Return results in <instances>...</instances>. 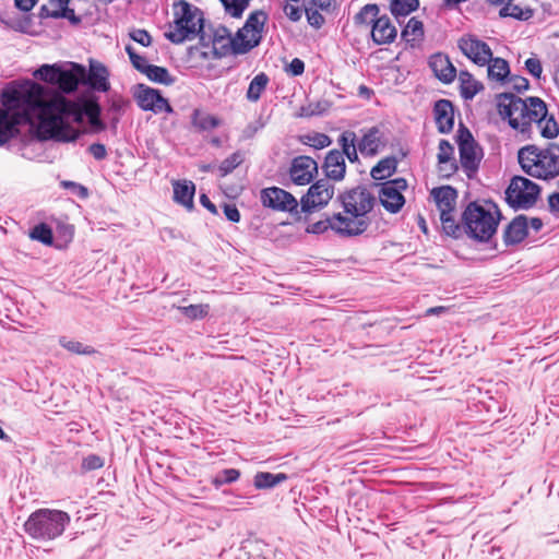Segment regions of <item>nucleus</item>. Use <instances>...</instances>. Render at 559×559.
<instances>
[{
	"label": "nucleus",
	"mask_w": 559,
	"mask_h": 559,
	"mask_svg": "<svg viewBox=\"0 0 559 559\" xmlns=\"http://www.w3.org/2000/svg\"><path fill=\"white\" fill-rule=\"evenodd\" d=\"M337 199L345 212H354L364 217H367V214L371 212L376 201L373 194L364 186L346 190Z\"/></svg>",
	"instance_id": "nucleus-12"
},
{
	"label": "nucleus",
	"mask_w": 559,
	"mask_h": 559,
	"mask_svg": "<svg viewBox=\"0 0 559 559\" xmlns=\"http://www.w3.org/2000/svg\"><path fill=\"white\" fill-rule=\"evenodd\" d=\"M499 16L512 17L518 21H528L534 16V10L524 0H508L500 9Z\"/></svg>",
	"instance_id": "nucleus-25"
},
{
	"label": "nucleus",
	"mask_w": 559,
	"mask_h": 559,
	"mask_svg": "<svg viewBox=\"0 0 559 559\" xmlns=\"http://www.w3.org/2000/svg\"><path fill=\"white\" fill-rule=\"evenodd\" d=\"M457 46L462 53L479 67L486 66L491 59L492 51L490 47L474 35H464Z\"/></svg>",
	"instance_id": "nucleus-17"
},
{
	"label": "nucleus",
	"mask_w": 559,
	"mask_h": 559,
	"mask_svg": "<svg viewBox=\"0 0 559 559\" xmlns=\"http://www.w3.org/2000/svg\"><path fill=\"white\" fill-rule=\"evenodd\" d=\"M539 194L540 187L536 182L522 176H515L506 190V201L515 210H527L535 205Z\"/></svg>",
	"instance_id": "nucleus-9"
},
{
	"label": "nucleus",
	"mask_w": 559,
	"mask_h": 559,
	"mask_svg": "<svg viewBox=\"0 0 559 559\" xmlns=\"http://www.w3.org/2000/svg\"><path fill=\"white\" fill-rule=\"evenodd\" d=\"M486 66H488V76L491 80L504 82L510 74L509 63L502 58H493L491 56Z\"/></svg>",
	"instance_id": "nucleus-33"
},
{
	"label": "nucleus",
	"mask_w": 559,
	"mask_h": 559,
	"mask_svg": "<svg viewBox=\"0 0 559 559\" xmlns=\"http://www.w3.org/2000/svg\"><path fill=\"white\" fill-rule=\"evenodd\" d=\"M240 476V472L236 468H226L218 473L214 479L215 486H222L236 481Z\"/></svg>",
	"instance_id": "nucleus-47"
},
{
	"label": "nucleus",
	"mask_w": 559,
	"mask_h": 559,
	"mask_svg": "<svg viewBox=\"0 0 559 559\" xmlns=\"http://www.w3.org/2000/svg\"><path fill=\"white\" fill-rule=\"evenodd\" d=\"M59 344L67 350L78 355H93L96 353L94 347L84 345L78 341L69 340L67 336H61L59 338Z\"/></svg>",
	"instance_id": "nucleus-41"
},
{
	"label": "nucleus",
	"mask_w": 559,
	"mask_h": 559,
	"mask_svg": "<svg viewBox=\"0 0 559 559\" xmlns=\"http://www.w3.org/2000/svg\"><path fill=\"white\" fill-rule=\"evenodd\" d=\"M318 173L316 160L309 156H297L293 159L289 176L294 183L305 186L312 181Z\"/></svg>",
	"instance_id": "nucleus-18"
},
{
	"label": "nucleus",
	"mask_w": 559,
	"mask_h": 559,
	"mask_svg": "<svg viewBox=\"0 0 559 559\" xmlns=\"http://www.w3.org/2000/svg\"><path fill=\"white\" fill-rule=\"evenodd\" d=\"M433 115L440 133H449L454 126V108L450 100L439 99L435 103Z\"/></svg>",
	"instance_id": "nucleus-20"
},
{
	"label": "nucleus",
	"mask_w": 559,
	"mask_h": 559,
	"mask_svg": "<svg viewBox=\"0 0 559 559\" xmlns=\"http://www.w3.org/2000/svg\"><path fill=\"white\" fill-rule=\"evenodd\" d=\"M497 107L500 117L527 138H531L533 123L545 139H554L559 133L557 121L552 116L548 117L546 103L539 97L522 99L512 93H501L497 95Z\"/></svg>",
	"instance_id": "nucleus-2"
},
{
	"label": "nucleus",
	"mask_w": 559,
	"mask_h": 559,
	"mask_svg": "<svg viewBox=\"0 0 559 559\" xmlns=\"http://www.w3.org/2000/svg\"><path fill=\"white\" fill-rule=\"evenodd\" d=\"M227 14L233 17H240L248 8L251 0H219Z\"/></svg>",
	"instance_id": "nucleus-44"
},
{
	"label": "nucleus",
	"mask_w": 559,
	"mask_h": 559,
	"mask_svg": "<svg viewBox=\"0 0 559 559\" xmlns=\"http://www.w3.org/2000/svg\"><path fill=\"white\" fill-rule=\"evenodd\" d=\"M74 71L63 70L60 71V78H58L57 86L64 93L74 92L82 78L85 75V69L82 66L73 64Z\"/></svg>",
	"instance_id": "nucleus-27"
},
{
	"label": "nucleus",
	"mask_w": 559,
	"mask_h": 559,
	"mask_svg": "<svg viewBox=\"0 0 559 559\" xmlns=\"http://www.w3.org/2000/svg\"><path fill=\"white\" fill-rule=\"evenodd\" d=\"M85 115L87 116L90 123L97 129H104V124L100 121V107L96 103H91L85 107Z\"/></svg>",
	"instance_id": "nucleus-48"
},
{
	"label": "nucleus",
	"mask_w": 559,
	"mask_h": 559,
	"mask_svg": "<svg viewBox=\"0 0 559 559\" xmlns=\"http://www.w3.org/2000/svg\"><path fill=\"white\" fill-rule=\"evenodd\" d=\"M29 237L34 240H37V241L44 243V245H51L53 241L52 230L45 223H40V224L36 225L31 230Z\"/></svg>",
	"instance_id": "nucleus-42"
},
{
	"label": "nucleus",
	"mask_w": 559,
	"mask_h": 559,
	"mask_svg": "<svg viewBox=\"0 0 559 559\" xmlns=\"http://www.w3.org/2000/svg\"><path fill=\"white\" fill-rule=\"evenodd\" d=\"M305 12L307 15V21L312 27L318 29L324 24L325 20L323 15L318 11V9L309 7L305 8Z\"/></svg>",
	"instance_id": "nucleus-54"
},
{
	"label": "nucleus",
	"mask_w": 559,
	"mask_h": 559,
	"mask_svg": "<svg viewBox=\"0 0 559 559\" xmlns=\"http://www.w3.org/2000/svg\"><path fill=\"white\" fill-rule=\"evenodd\" d=\"M104 466V460L97 454H90L82 460L81 468L91 472Z\"/></svg>",
	"instance_id": "nucleus-51"
},
{
	"label": "nucleus",
	"mask_w": 559,
	"mask_h": 559,
	"mask_svg": "<svg viewBox=\"0 0 559 559\" xmlns=\"http://www.w3.org/2000/svg\"><path fill=\"white\" fill-rule=\"evenodd\" d=\"M500 218V211L495 203L471 202L462 213L461 234L487 242L495 235Z\"/></svg>",
	"instance_id": "nucleus-5"
},
{
	"label": "nucleus",
	"mask_w": 559,
	"mask_h": 559,
	"mask_svg": "<svg viewBox=\"0 0 559 559\" xmlns=\"http://www.w3.org/2000/svg\"><path fill=\"white\" fill-rule=\"evenodd\" d=\"M287 475L284 473L259 472L254 475L253 484L258 489H270L287 480Z\"/></svg>",
	"instance_id": "nucleus-29"
},
{
	"label": "nucleus",
	"mask_w": 559,
	"mask_h": 559,
	"mask_svg": "<svg viewBox=\"0 0 559 559\" xmlns=\"http://www.w3.org/2000/svg\"><path fill=\"white\" fill-rule=\"evenodd\" d=\"M518 160L526 175L540 180H552L559 176V144L549 143L546 147L526 145L519 150Z\"/></svg>",
	"instance_id": "nucleus-4"
},
{
	"label": "nucleus",
	"mask_w": 559,
	"mask_h": 559,
	"mask_svg": "<svg viewBox=\"0 0 559 559\" xmlns=\"http://www.w3.org/2000/svg\"><path fill=\"white\" fill-rule=\"evenodd\" d=\"M397 160L395 157H385L378 162L371 169V177L374 180H383L390 177L396 169Z\"/></svg>",
	"instance_id": "nucleus-36"
},
{
	"label": "nucleus",
	"mask_w": 559,
	"mask_h": 559,
	"mask_svg": "<svg viewBox=\"0 0 559 559\" xmlns=\"http://www.w3.org/2000/svg\"><path fill=\"white\" fill-rule=\"evenodd\" d=\"M323 169L328 177L326 179L329 180L333 179L335 181H340L344 179L346 173V164L343 153L338 150L330 151L325 156Z\"/></svg>",
	"instance_id": "nucleus-23"
},
{
	"label": "nucleus",
	"mask_w": 559,
	"mask_h": 559,
	"mask_svg": "<svg viewBox=\"0 0 559 559\" xmlns=\"http://www.w3.org/2000/svg\"><path fill=\"white\" fill-rule=\"evenodd\" d=\"M307 139L308 144L317 150L328 147L332 143L331 138L324 133H314L308 135Z\"/></svg>",
	"instance_id": "nucleus-52"
},
{
	"label": "nucleus",
	"mask_w": 559,
	"mask_h": 559,
	"mask_svg": "<svg viewBox=\"0 0 559 559\" xmlns=\"http://www.w3.org/2000/svg\"><path fill=\"white\" fill-rule=\"evenodd\" d=\"M429 67L435 75L443 83L449 84L456 76V69L444 53L438 52L429 58Z\"/></svg>",
	"instance_id": "nucleus-21"
},
{
	"label": "nucleus",
	"mask_w": 559,
	"mask_h": 559,
	"mask_svg": "<svg viewBox=\"0 0 559 559\" xmlns=\"http://www.w3.org/2000/svg\"><path fill=\"white\" fill-rule=\"evenodd\" d=\"M266 21L267 14L262 10H255L249 14L245 25L234 36L226 26H217L213 31L214 49H221L224 55L229 51L235 55L249 52L260 45Z\"/></svg>",
	"instance_id": "nucleus-3"
},
{
	"label": "nucleus",
	"mask_w": 559,
	"mask_h": 559,
	"mask_svg": "<svg viewBox=\"0 0 559 559\" xmlns=\"http://www.w3.org/2000/svg\"><path fill=\"white\" fill-rule=\"evenodd\" d=\"M419 7V0H390V12L400 21L416 11Z\"/></svg>",
	"instance_id": "nucleus-35"
},
{
	"label": "nucleus",
	"mask_w": 559,
	"mask_h": 559,
	"mask_svg": "<svg viewBox=\"0 0 559 559\" xmlns=\"http://www.w3.org/2000/svg\"><path fill=\"white\" fill-rule=\"evenodd\" d=\"M224 214L226 218L233 223L240 221V212L235 204H224Z\"/></svg>",
	"instance_id": "nucleus-60"
},
{
	"label": "nucleus",
	"mask_w": 559,
	"mask_h": 559,
	"mask_svg": "<svg viewBox=\"0 0 559 559\" xmlns=\"http://www.w3.org/2000/svg\"><path fill=\"white\" fill-rule=\"evenodd\" d=\"M380 8L376 3H368L364 5L359 12L354 16V22L358 26H373L374 21L378 20Z\"/></svg>",
	"instance_id": "nucleus-34"
},
{
	"label": "nucleus",
	"mask_w": 559,
	"mask_h": 559,
	"mask_svg": "<svg viewBox=\"0 0 559 559\" xmlns=\"http://www.w3.org/2000/svg\"><path fill=\"white\" fill-rule=\"evenodd\" d=\"M88 152L93 155V157L97 160H103L107 156V150L104 144L94 143L90 145Z\"/></svg>",
	"instance_id": "nucleus-61"
},
{
	"label": "nucleus",
	"mask_w": 559,
	"mask_h": 559,
	"mask_svg": "<svg viewBox=\"0 0 559 559\" xmlns=\"http://www.w3.org/2000/svg\"><path fill=\"white\" fill-rule=\"evenodd\" d=\"M407 181L404 178H395L382 183L379 199L382 206L390 213H397L405 204L402 192L406 190Z\"/></svg>",
	"instance_id": "nucleus-14"
},
{
	"label": "nucleus",
	"mask_w": 559,
	"mask_h": 559,
	"mask_svg": "<svg viewBox=\"0 0 559 559\" xmlns=\"http://www.w3.org/2000/svg\"><path fill=\"white\" fill-rule=\"evenodd\" d=\"M194 192L195 186L192 181L183 180L174 182V201L188 210L193 209Z\"/></svg>",
	"instance_id": "nucleus-28"
},
{
	"label": "nucleus",
	"mask_w": 559,
	"mask_h": 559,
	"mask_svg": "<svg viewBox=\"0 0 559 559\" xmlns=\"http://www.w3.org/2000/svg\"><path fill=\"white\" fill-rule=\"evenodd\" d=\"M431 194L440 211V221L444 233L454 238L461 236V225L456 223L453 212L456 204L457 192L450 186L435 188Z\"/></svg>",
	"instance_id": "nucleus-8"
},
{
	"label": "nucleus",
	"mask_w": 559,
	"mask_h": 559,
	"mask_svg": "<svg viewBox=\"0 0 559 559\" xmlns=\"http://www.w3.org/2000/svg\"><path fill=\"white\" fill-rule=\"evenodd\" d=\"M174 21L169 23L165 37L173 44H182L194 39L204 28V16L201 9L186 0L173 5Z\"/></svg>",
	"instance_id": "nucleus-6"
},
{
	"label": "nucleus",
	"mask_w": 559,
	"mask_h": 559,
	"mask_svg": "<svg viewBox=\"0 0 559 559\" xmlns=\"http://www.w3.org/2000/svg\"><path fill=\"white\" fill-rule=\"evenodd\" d=\"M525 69L536 79H539L543 72V67L538 58H528L525 61Z\"/></svg>",
	"instance_id": "nucleus-57"
},
{
	"label": "nucleus",
	"mask_w": 559,
	"mask_h": 559,
	"mask_svg": "<svg viewBox=\"0 0 559 559\" xmlns=\"http://www.w3.org/2000/svg\"><path fill=\"white\" fill-rule=\"evenodd\" d=\"M509 82L512 84V88L519 93L526 91L530 86L528 80L520 75L510 76Z\"/></svg>",
	"instance_id": "nucleus-59"
},
{
	"label": "nucleus",
	"mask_w": 559,
	"mask_h": 559,
	"mask_svg": "<svg viewBox=\"0 0 559 559\" xmlns=\"http://www.w3.org/2000/svg\"><path fill=\"white\" fill-rule=\"evenodd\" d=\"M305 71V63L301 59L299 58H294L289 66H288V72L292 74V75H301Z\"/></svg>",
	"instance_id": "nucleus-64"
},
{
	"label": "nucleus",
	"mask_w": 559,
	"mask_h": 559,
	"mask_svg": "<svg viewBox=\"0 0 559 559\" xmlns=\"http://www.w3.org/2000/svg\"><path fill=\"white\" fill-rule=\"evenodd\" d=\"M61 67L58 64H43L34 72V76L49 84L56 85L60 78Z\"/></svg>",
	"instance_id": "nucleus-40"
},
{
	"label": "nucleus",
	"mask_w": 559,
	"mask_h": 559,
	"mask_svg": "<svg viewBox=\"0 0 559 559\" xmlns=\"http://www.w3.org/2000/svg\"><path fill=\"white\" fill-rule=\"evenodd\" d=\"M130 37L144 47L152 44V37L145 29H134L130 33Z\"/></svg>",
	"instance_id": "nucleus-58"
},
{
	"label": "nucleus",
	"mask_w": 559,
	"mask_h": 559,
	"mask_svg": "<svg viewBox=\"0 0 559 559\" xmlns=\"http://www.w3.org/2000/svg\"><path fill=\"white\" fill-rule=\"evenodd\" d=\"M134 98L142 110L153 111L154 114L173 112V107L162 96L160 92L144 84L138 85Z\"/></svg>",
	"instance_id": "nucleus-16"
},
{
	"label": "nucleus",
	"mask_w": 559,
	"mask_h": 559,
	"mask_svg": "<svg viewBox=\"0 0 559 559\" xmlns=\"http://www.w3.org/2000/svg\"><path fill=\"white\" fill-rule=\"evenodd\" d=\"M457 169H459V166H457L455 159H452L450 162H444V163H438V171H439L440 176L443 178L451 177L453 174L456 173Z\"/></svg>",
	"instance_id": "nucleus-56"
},
{
	"label": "nucleus",
	"mask_w": 559,
	"mask_h": 559,
	"mask_svg": "<svg viewBox=\"0 0 559 559\" xmlns=\"http://www.w3.org/2000/svg\"><path fill=\"white\" fill-rule=\"evenodd\" d=\"M330 229L334 231V224L332 222V215H326L325 218L320 219L316 223L309 224L306 227V231L308 234H314V235L324 234L325 231H328Z\"/></svg>",
	"instance_id": "nucleus-46"
},
{
	"label": "nucleus",
	"mask_w": 559,
	"mask_h": 559,
	"mask_svg": "<svg viewBox=\"0 0 559 559\" xmlns=\"http://www.w3.org/2000/svg\"><path fill=\"white\" fill-rule=\"evenodd\" d=\"M40 15L53 19H67L72 25L81 23V16L76 15L74 10L69 8V4L53 11H49L45 5L40 9Z\"/></svg>",
	"instance_id": "nucleus-39"
},
{
	"label": "nucleus",
	"mask_w": 559,
	"mask_h": 559,
	"mask_svg": "<svg viewBox=\"0 0 559 559\" xmlns=\"http://www.w3.org/2000/svg\"><path fill=\"white\" fill-rule=\"evenodd\" d=\"M457 144L461 166L466 176L473 178L479 168L483 153L469 130L463 124L457 130Z\"/></svg>",
	"instance_id": "nucleus-10"
},
{
	"label": "nucleus",
	"mask_w": 559,
	"mask_h": 559,
	"mask_svg": "<svg viewBox=\"0 0 559 559\" xmlns=\"http://www.w3.org/2000/svg\"><path fill=\"white\" fill-rule=\"evenodd\" d=\"M261 202L265 207L276 211L290 214L298 213L299 203L297 199L290 192L278 187L263 189L261 191Z\"/></svg>",
	"instance_id": "nucleus-15"
},
{
	"label": "nucleus",
	"mask_w": 559,
	"mask_h": 559,
	"mask_svg": "<svg viewBox=\"0 0 559 559\" xmlns=\"http://www.w3.org/2000/svg\"><path fill=\"white\" fill-rule=\"evenodd\" d=\"M397 29L388 15H381L371 28V38L377 45H386L395 40Z\"/></svg>",
	"instance_id": "nucleus-22"
},
{
	"label": "nucleus",
	"mask_w": 559,
	"mask_h": 559,
	"mask_svg": "<svg viewBox=\"0 0 559 559\" xmlns=\"http://www.w3.org/2000/svg\"><path fill=\"white\" fill-rule=\"evenodd\" d=\"M338 145L341 146L342 151H348V148H352L354 146H357V136L354 131L346 130L338 136Z\"/></svg>",
	"instance_id": "nucleus-53"
},
{
	"label": "nucleus",
	"mask_w": 559,
	"mask_h": 559,
	"mask_svg": "<svg viewBox=\"0 0 559 559\" xmlns=\"http://www.w3.org/2000/svg\"><path fill=\"white\" fill-rule=\"evenodd\" d=\"M334 233L341 237H355L364 234L369 227V218L354 212L332 214Z\"/></svg>",
	"instance_id": "nucleus-13"
},
{
	"label": "nucleus",
	"mask_w": 559,
	"mask_h": 559,
	"mask_svg": "<svg viewBox=\"0 0 559 559\" xmlns=\"http://www.w3.org/2000/svg\"><path fill=\"white\" fill-rule=\"evenodd\" d=\"M284 12H285L286 16L293 22L299 21L302 16V10L293 4H286L284 7Z\"/></svg>",
	"instance_id": "nucleus-63"
},
{
	"label": "nucleus",
	"mask_w": 559,
	"mask_h": 559,
	"mask_svg": "<svg viewBox=\"0 0 559 559\" xmlns=\"http://www.w3.org/2000/svg\"><path fill=\"white\" fill-rule=\"evenodd\" d=\"M176 307V304H171V308L169 310H173ZM177 309L183 310V311H191V314H207L210 311L209 305H179L177 306Z\"/></svg>",
	"instance_id": "nucleus-55"
},
{
	"label": "nucleus",
	"mask_w": 559,
	"mask_h": 559,
	"mask_svg": "<svg viewBox=\"0 0 559 559\" xmlns=\"http://www.w3.org/2000/svg\"><path fill=\"white\" fill-rule=\"evenodd\" d=\"M191 123L199 131H209L217 128L221 120L215 116L203 112L200 109H194L191 115Z\"/></svg>",
	"instance_id": "nucleus-30"
},
{
	"label": "nucleus",
	"mask_w": 559,
	"mask_h": 559,
	"mask_svg": "<svg viewBox=\"0 0 559 559\" xmlns=\"http://www.w3.org/2000/svg\"><path fill=\"white\" fill-rule=\"evenodd\" d=\"M126 51L130 58V61L132 63V66L138 70L140 71L141 73L144 74V72L146 71V67H150L147 60L145 57H142V56H139L134 48L130 45L126 46Z\"/></svg>",
	"instance_id": "nucleus-49"
},
{
	"label": "nucleus",
	"mask_w": 559,
	"mask_h": 559,
	"mask_svg": "<svg viewBox=\"0 0 559 559\" xmlns=\"http://www.w3.org/2000/svg\"><path fill=\"white\" fill-rule=\"evenodd\" d=\"M62 186L64 188L71 189L80 198H86L88 195L87 188L74 181H63Z\"/></svg>",
	"instance_id": "nucleus-62"
},
{
	"label": "nucleus",
	"mask_w": 559,
	"mask_h": 559,
	"mask_svg": "<svg viewBox=\"0 0 559 559\" xmlns=\"http://www.w3.org/2000/svg\"><path fill=\"white\" fill-rule=\"evenodd\" d=\"M145 70L146 71L144 74L152 82L164 84L166 86L173 85L175 83V78L164 67L150 64V67H146Z\"/></svg>",
	"instance_id": "nucleus-37"
},
{
	"label": "nucleus",
	"mask_w": 559,
	"mask_h": 559,
	"mask_svg": "<svg viewBox=\"0 0 559 559\" xmlns=\"http://www.w3.org/2000/svg\"><path fill=\"white\" fill-rule=\"evenodd\" d=\"M331 104L328 100H320L317 103H310L307 106L300 108L301 117H313L321 116L330 109Z\"/></svg>",
	"instance_id": "nucleus-45"
},
{
	"label": "nucleus",
	"mask_w": 559,
	"mask_h": 559,
	"mask_svg": "<svg viewBox=\"0 0 559 559\" xmlns=\"http://www.w3.org/2000/svg\"><path fill=\"white\" fill-rule=\"evenodd\" d=\"M401 36L406 43L414 46L415 43L421 40L424 37L423 22L416 17H411L406 26L403 28Z\"/></svg>",
	"instance_id": "nucleus-31"
},
{
	"label": "nucleus",
	"mask_w": 559,
	"mask_h": 559,
	"mask_svg": "<svg viewBox=\"0 0 559 559\" xmlns=\"http://www.w3.org/2000/svg\"><path fill=\"white\" fill-rule=\"evenodd\" d=\"M70 523V515L60 510L39 509L24 524L25 532L38 540H51L60 536Z\"/></svg>",
	"instance_id": "nucleus-7"
},
{
	"label": "nucleus",
	"mask_w": 559,
	"mask_h": 559,
	"mask_svg": "<svg viewBox=\"0 0 559 559\" xmlns=\"http://www.w3.org/2000/svg\"><path fill=\"white\" fill-rule=\"evenodd\" d=\"M269 82L270 79L264 72L257 74L249 83L246 94L247 99L251 103H257L265 91Z\"/></svg>",
	"instance_id": "nucleus-32"
},
{
	"label": "nucleus",
	"mask_w": 559,
	"mask_h": 559,
	"mask_svg": "<svg viewBox=\"0 0 559 559\" xmlns=\"http://www.w3.org/2000/svg\"><path fill=\"white\" fill-rule=\"evenodd\" d=\"M528 218L525 215L514 217L503 231V240L507 246L516 245L527 236Z\"/></svg>",
	"instance_id": "nucleus-24"
},
{
	"label": "nucleus",
	"mask_w": 559,
	"mask_h": 559,
	"mask_svg": "<svg viewBox=\"0 0 559 559\" xmlns=\"http://www.w3.org/2000/svg\"><path fill=\"white\" fill-rule=\"evenodd\" d=\"M108 70L99 62H92L87 75V84L95 91L107 92L110 88Z\"/></svg>",
	"instance_id": "nucleus-26"
},
{
	"label": "nucleus",
	"mask_w": 559,
	"mask_h": 559,
	"mask_svg": "<svg viewBox=\"0 0 559 559\" xmlns=\"http://www.w3.org/2000/svg\"><path fill=\"white\" fill-rule=\"evenodd\" d=\"M243 162L242 154L238 151L225 158L218 166L221 177H225L234 171Z\"/></svg>",
	"instance_id": "nucleus-43"
},
{
	"label": "nucleus",
	"mask_w": 559,
	"mask_h": 559,
	"mask_svg": "<svg viewBox=\"0 0 559 559\" xmlns=\"http://www.w3.org/2000/svg\"><path fill=\"white\" fill-rule=\"evenodd\" d=\"M461 81V96L464 99H472L481 88L483 85L473 79L468 72L460 73Z\"/></svg>",
	"instance_id": "nucleus-38"
},
{
	"label": "nucleus",
	"mask_w": 559,
	"mask_h": 559,
	"mask_svg": "<svg viewBox=\"0 0 559 559\" xmlns=\"http://www.w3.org/2000/svg\"><path fill=\"white\" fill-rule=\"evenodd\" d=\"M385 144L386 141L382 130L374 126L364 132L361 139L358 141V150L364 156H374Z\"/></svg>",
	"instance_id": "nucleus-19"
},
{
	"label": "nucleus",
	"mask_w": 559,
	"mask_h": 559,
	"mask_svg": "<svg viewBox=\"0 0 559 559\" xmlns=\"http://www.w3.org/2000/svg\"><path fill=\"white\" fill-rule=\"evenodd\" d=\"M334 194V186L329 179H319L312 183L300 199V212L312 213L329 204Z\"/></svg>",
	"instance_id": "nucleus-11"
},
{
	"label": "nucleus",
	"mask_w": 559,
	"mask_h": 559,
	"mask_svg": "<svg viewBox=\"0 0 559 559\" xmlns=\"http://www.w3.org/2000/svg\"><path fill=\"white\" fill-rule=\"evenodd\" d=\"M0 146L19 134V126L28 124L40 140L73 142L80 132L72 122L80 121L75 104L63 96L48 97L46 88L25 81L0 97Z\"/></svg>",
	"instance_id": "nucleus-1"
},
{
	"label": "nucleus",
	"mask_w": 559,
	"mask_h": 559,
	"mask_svg": "<svg viewBox=\"0 0 559 559\" xmlns=\"http://www.w3.org/2000/svg\"><path fill=\"white\" fill-rule=\"evenodd\" d=\"M438 150V163H444L454 159V147L448 140H440Z\"/></svg>",
	"instance_id": "nucleus-50"
}]
</instances>
